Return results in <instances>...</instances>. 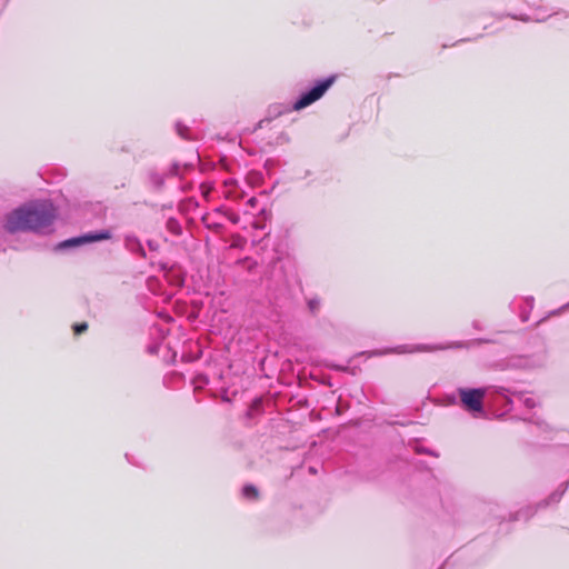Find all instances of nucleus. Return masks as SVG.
I'll return each instance as SVG.
<instances>
[{"label": "nucleus", "mask_w": 569, "mask_h": 569, "mask_svg": "<svg viewBox=\"0 0 569 569\" xmlns=\"http://www.w3.org/2000/svg\"><path fill=\"white\" fill-rule=\"evenodd\" d=\"M57 214V209L51 201H32L7 216L6 229L9 232L32 231L44 234L51 231Z\"/></svg>", "instance_id": "nucleus-1"}, {"label": "nucleus", "mask_w": 569, "mask_h": 569, "mask_svg": "<svg viewBox=\"0 0 569 569\" xmlns=\"http://www.w3.org/2000/svg\"><path fill=\"white\" fill-rule=\"evenodd\" d=\"M335 76L318 80L317 83L308 91L303 92L299 99L292 104L291 109L299 111L319 100L326 91L333 84Z\"/></svg>", "instance_id": "nucleus-2"}, {"label": "nucleus", "mask_w": 569, "mask_h": 569, "mask_svg": "<svg viewBox=\"0 0 569 569\" xmlns=\"http://www.w3.org/2000/svg\"><path fill=\"white\" fill-rule=\"evenodd\" d=\"M486 388H459L458 395L462 407L472 413L483 412V398L486 396Z\"/></svg>", "instance_id": "nucleus-3"}, {"label": "nucleus", "mask_w": 569, "mask_h": 569, "mask_svg": "<svg viewBox=\"0 0 569 569\" xmlns=\"http://www.w3.org/2000/svg\"><path fill=\"white\" fill-rule=\"evenodd\" d=\"M496 391L507 400L510 408L525 406L528 409H532L538 403L537 399L529 392L513 391L503 387L497 388Z\"/></svg>", "instance_id": "nucleus-4"}, {"label": "nucleus", "mask_w": 569, "mask_h": 569, "mask_svg": "<svg viewBox=\"0 0 569 569\" xmlns=\"http://www.w3.org/2000/svg\"><path fill=\"white\" fill-rule=\"evenodd\" d=\"M110 238H111L110 231L99 230V231L88 232V233L79 236V237L67 239V240L60 242L57 248L58 249H68V248H73V247H78V246L90 243V242L108 240Z\"/></svg>", "instance_id": "nucleus-5"}, {"label": "nucleus", "mask_w": 569, "mask_h": 569, "mask_svg": "<svg viewBox=\"0 0 569 569\" xmlns=\"http://www.w3.org/2000/svg\"><path fill=\"white\" fill-rule=\"evenodd\" d=\"M468 345L465 342H452L450 345H401L390 350L395 353H413V352H432L437 350H445L449 348H465Z\"/></svg>", "instance_id": "nucleus-6"}, {"label": "nucleus", "mask_w": 569, "mask_h": 569, "mask_svg": "<svg viewBox=\"0 0 569 569\" xmlns=\"http://www.w3.org/2000/svg\"><path fill=\"white\" fill-rule=\"evenodd\" d=\"M124 246L130 252L140 254L143 258L146 257L144 249L134 234L128 233L124 236Z\"/></svg>", "instance_id": "nucleus-7"}, {"label": "nucleus", "mask_w": 569, "mask_h": 569, "mask_svg": "<svg viewBox=\"0 0 569 569\" xmlns=\"http://www.w3.org/2000/svg\"><path fill=\"white\" fill-rule=\"evenodd\" d=\"M242 496L250 500L257 499L258 489L252 485H246L242 489Z\"/></svg>", "instance_id": "nucleus-8"}, {"label": "nucleus", "mask_w": 569, "mask_h": 569, "mask_svg": "<svg viewBox=\"0 0 569 569\" xmlns=\"http://www.w3.org/2000/svg\"><path fill=\"white\" fill-rule=\"evenodd\" d=\"M536 512V509L532 507H527L526 509H521L516 513L515 519L516 520H528L530 517H532Z\"/></svg>", "instance_id": "nucleus-9"}, {"label": "nucleus", "mask_w": 569, "mask_h": 569, "mask_svg": "<svg viewBox=\"0 0 569 569\" xmlns=\"http://www.w3.org/2000/svg\"><path fill=\"white\" fill-rule=\"evenodd\" d=\"M565 490H566V489H562V490H560V491H559V490H557V491L552 492V493L549 496L548 500H546V501L543 502V506H548L549 503H556V502H558V501L561 499V497H562V495H563Z\"/></svg>", "instance_id": "nucleus-10"}, {"label": "nucleus", "mask_w": 569, "mask_h": 569, "mask_svg": "<svg viewBox=\"0 0 569 569\" xmlns=\"http://www.w3.org/2000/svg\"><path fill=\"white\" fill-rule=\"evenodd\" d=\"M308 307H309V310H310L312 313H316V312L319 310V307H320V300H319V299H317V298L309 299V300H308Z\"/></svg>", "instance_id": "nucleus-11"}, {"label": "nucleus", "mask_w": 569, "mask_h": 569, "mask_svg": "<svg viewBox=\"0 0 569 569\" xmlns=\"http://www.w3.org/2000/svg\"><path fill=\"white\" fill-rule=\"evenodd\" d=\"M231 187H232V182H226V191H224V196H226L227 198H237V197H238V194H236V191H233V190L231 189Z\"/></svg>", "instance_id": "nucleus-12"}, {"label": "nucleus", "mask_w": 569, "mask_h": 569, "mask_svg": "<svg viewBox=\"0 0 569 569\" xmlns=\"http://www.w3.org/2000/svg\"><path fill=\"white\" fill-rule=\"evenodd\" d=\"M88 329V325L86 322L78 323L73 327L74 333L80 335Z\"/></svg>", "instance_id": "nucleus-13"}, {"label": "nucleus", "mask_w": 569, "mask_h": 569, "mask_svg": "<svg viewBox=\"0 0 569 569\" xmlns=\"http://www.w3.org/2000/svg\"><path fill=\"white\" fill-rule=\"evenodd\" d=\"M176 128H177L178 134L186 139L187 138L186 132H187L188 128L182 126L181 123H177Z\"/></svg>", "instance_id": "nucleus-14"}, {"label": "nucleus", "mask_w": 569, "mask_h": 569, "mask_svg": "<svg viewBox=\"0 0 569 569\" xmlns=\"http://www.w3.org/2000/svg\"><path fill=\"white\" fill-rule=\"evenodd\" d=\"M180 173V166L178 163H173L170 168V174L178 176Z\"/></svg>", "instance_id": "nucleus-15"}, {"label": "nucleus", "mask_w": 569, "mask_h": 569, "mask_svg": "<svg viewBox=\"0 0 569 569\" xmlns=\"http://www.w3.org/2000/svg\"><path fill=\"white\" fill-rule=\"evenodd\" d=\"M472 327L476 329V330H481L482 329V323L480 320H473L472 321Z\"/></svg>", "instance_id": "nucleus-16"}, {"label": "nucleus", "mask_w": 569, "mask_h": 569, "mask_svg": "<svg viewBox=\"0 0 569 569\" xmlns=\"http://www.w3.org/2000/svg\"><path fill=\"white\" fill-rule=\"evenodd\" d=\"M228 219H229L231 222H233V223H237V222L239 221L238 216H236L234 213H230V214L228 216Z\"/></svg>", "instance_id": "nucleus-17"}, {"label": "nucleus", "mask_w": 569, "mask_h": 569, "mask_svg": "<svg viewBox=\"0 0 569 569\" xmlns=\"http://www.w3.org/2000/svg\"><path fill=\"white\" fill-rule=\"evenodd\" d=\"M526 302L528 303L529 308L532 309L533 308V302H535V299L533 297H527L526 298Z\"/></svg>", "instance_id": "nucleus-18"}, {"label": "nucleus", "mask_w": 569, "mask_h": 569, "mask_svg": "<svg viewBox=\"0 0 569 569\" xmlns=\"http://www.w3.org/2000/svg\"><path fill=\"white\" fill-rule=\"evenodd\" d=\"M148 247L150 250H157V246L153 241H148Z\"/></svg>", "instance_id": "nucleus-19"}, {"label": "nucleus", "mask_w": 569, "mask_h": 569, "mask_svg": "<svg viewBox=\"0 0 569 569\" xmlns=\"http://www.w3.org/2000/svg\"><path fill=\"white\" fill-rule=\"evenodd\" d=\"M477 342H489V340H483V339H480V340H476Z\"/></svg>", "instance_id": "nucleus-20"}, {"label": "nucleus", "mask_w": 569, "mask_h": 569, "mask_svg": "<svg viewBox=\"0 0 569 569\" xmlns=\"http://www.w3.org/2000/svg\"><path fill=\"white\" fill-rule=\"evenodd\" d=\"M541 425L543 426V430L548 428V423L542 422Z\"/></svg>", "instance_id": "nucleus-21"}, {"label": "nucleus", "mask_w": 569, "mask_h": 569, "mask_svg": "<svg viewBox=\"0 0 569 569\" xmlns=\"http://www.w3.org/2000/svg\"><path fill=\"white\" fill-rule=\"evenodd\" d=\"M569 308V302L567 305H565L561 309H568Z\"/></svg>", "instance_id": "nucleus-22"}, {"label": "nucleus", "mask_w": 569, "mask_h": 569, "mask_svg": "<svg viewBox=\"0 0 569 569\" xmlns=\"http://www.w3.org/2000/svg\"><path fill=\"white\" fill-rule=\"evenodd\" d=\"M546 18H537V21H543Z\"/></svg>", "instance_id": "nucleus-23"}]
</instances>
